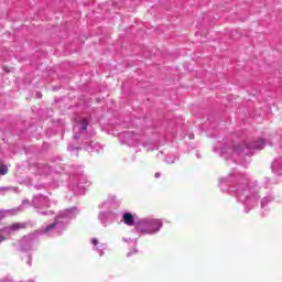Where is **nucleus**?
<instances>
[{"label":"nucleus","instance_id":"8","mask_svg":"<svg viewBox=\"0 0 282 282\" xmlns=\"http://www.w3.org/2000/svg\"><path fill=\"white\" fill-rule=\"evenodd\" d=\"M78 210L76 208L73 209H67L66 212H64L62 214V217L66 218V219H72V217H76Z\"/></svg>","mask_w":282,"mask_h":282},{"label":"nucleus","instance_id":"2","mask_svg":"<svg viewBox=\"0 0 282 282\" xmlns=\"http://www.w3.org/2000/svg\"><path fill=\"white\" fill-rule=\"evenodd\" d=\"M63 228H65V225L63 223H53L48 226H46L44 229H43V232L45 235H50V232H61L63 230Z\"/></svg>","mask_w":282,"mask_h":282},{"label":"nucleus","instance_id":"13","mask_svg":"<svg viewBox=\"0 0 282 282\" xmlns=\"http://www.w3.org/2000/svg\"><path fill=\"white\" fill-rule=\"evenodd\" d=\"M155 177H160V173H156V174H155Z\"/></svg>","mask_w":282,"mask_h":282},{"label":"nucleus","instance_id":"7","mask_svg":"<svg viewBox=\"0 0 282 282\" xmlns=\"http://www.w3.org/2000/svg\"><path fill=\"white\" fill-rule=\"evenodd\" d=\"M21 228H23V225H21V224H13V225H11L9 227H6L3 229V232L7 234V235H10L12 232H17V230H19Z\"/></svg>","mask_w":282,"mask_h":282},{"label":"nucleus","instance_id":"5","mask_svg":"<svg viewBox=\"0 0 282 282\" xmlns=\"http://www.w3.org/2000/svg\"><path fill=\"white\" fill-rule=\"evenodd\" d=\"M265 144L268 143L265 142L264 139H258L254 141V144L250 147V149H253L254 151H261L262 149L265 148Z\"/></svg>","mask_w":282,"mask_h":282},{"label":"nucleus","instance_id":"6","mask_svg":"<svg viewBox=\"0 0 282 282\" xmlns=\"http://www.w3.org/2000/svg\"><path fill=\"white\" fill-rule=\"evenodd\" d=\"M272 171L276 173V175H282V159L275 160L272 163Z\"/></svg>","mask_w":282,"mask_h":282},{"label":"nucleus","instance_id":"12","mask_svg":"<svg viewBox=\"0 0 282 282\" xmlns=\"http://www.w3.org/2000/svg\"><path fill=\"white\" fill-rule=\"evenodd\" d=\"M257 199H259L257 196L253 197V202H257Z\"/></svg>","mask_w":282,"mask_h":282},{"label":"nucleus","instance_id":"10","mask_svg":"<svg viewBox=\"0 0 282 282\" xmlns=\"http://www.w3.org/2000/svg\"><path fill=\"white\" fill-rule=\"evenodd\" d=\"M82 130H83V131H86V130H87V119H84V120L82 121Z\"/></svg>","mask_w":282,"mask_h":282},{"label":"nucleus","instance_id":"11","mask_svg":"<svg viewBox=\"0 0 282 282\" xmlns=\"http://www.w3.org/2000/svg\"><path fill=\"white\" fill-rule=\"evenodd\" d=\"M1 241H6V237H3V235H0V243Z\"/></svg>","mask_w":282,"mask_h":282},{"label":"nucleus","instance_id":"4","mask_svg":"<svg viewBox=\"0 0 282 282\" xmlns=\"http://www.w3.org/2000/svg\"><path fill=\"white\" fill-rule=\"evenodd\" d=\"M122 221H123V224H126V226H133V224H135V218H134L133 214L124 213L122 215Z\"/></svg>","mask_w":282,"mask_h":282},{"label":"nucleus","instance_id":"3","mask_svg":"<svg viewBox=\"0 0 282 282\" xmlns=\"http://www.w3.org/2000/svg\"><path fill=\"white\" fill-rule=\"evenodd\" d=\"M90 241L94 246V250L98 252L99 257H102L105 254V250H107V245L98 241L96 238H91Z\"/></svg>","mask_w":282,"mask_h":282},{"label":"nucleus","instance_id":"9","mask_svg":"<svg viewBox=\"0 0 282 282\" xmlns=\"http://www.w3.org/2000/svg\"><path fill=\"white\" fill-rule=\"evenodd\" d=\"M8 174V166L0 165V175H7Z\"/></svg>","mask_w":282,"mask_h":282},{"label":"nucleus","instance_id":"1","mask_svg":"<svg viewBox=\"0 0 282 282\" xmlns=\"http://www.w3.org/2000/svg\"><path fill=\"white\" fill-rule=\"evenodd\" d=\"M164 221L160 218H143L138 224V229L143 235H158L162 230Z\"/></svg>","mask_w":282,"mask_h":282},{"label":"nucleus","instance_id":"14","mask_svg":"<svg viewBox=\"0 0 282 282\" xmlns=\"http://www.w3.org/2000/svg\"><path fill=\"white\" fill-rule=\"evenodd\" d=\"M99 219H102V214H99Z\"/></svg>","mask_w":282,"mask_h":282}]
</instances>
